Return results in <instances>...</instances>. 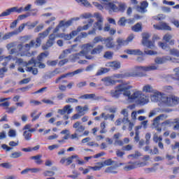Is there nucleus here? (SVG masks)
Instances as JSON below:
<instances>
[{"label":"nucleus","instance_id":"nucleus-1","mask_svg":"<svg viewBox=\"0 0 179 179\" xmlns=\"http://www.w3.org/2000/svg\"><path fill=\"white\" fill-rule=\"evenodd\" d=\"M131 89H132V85H131L130 82L123 83L116 86L115 90L110 92V96L114 99H118L120 95L123 93V95L128 98L129 101H136L141 106H145L149 103V98L142 91L135 90L131 95V91H129Z\"/></svg>","mask_w":179,"mask_h":179},{"label":"nucleus","instance_id":"nucleus-2","mask_svg":"<svg viewBox=\"0 0 179 179\" xmlns=\"http://www.w3.org/2000/svg\"><path fill=\"white\" fill-rule=\"evenodd\" d=\"M16 63L18 64V65L26 66L27 72H31L33 75H37V73H38V70L36 68V66H38L41 69H44V68H45V64L40 62H37L34 59H31L28 63L24 62L22 59H17Z\"/></svg>","mask_w":179,"mask_h":179},{"label":"nucleus","instance_id":"nucleus-3","mask_svg":"<svg viewBox=\"0 0 179 179\" xmlns=\"http://www.w3.org/2000/svg\"><path fill=\"white\" fill-rule=\"evenodd\" d=\"M94 17L96 18V22L93 24V29L92 30L88 32V34H96V29L101 31L103 30V23L104 22V18L101 15V14L99 13H94Z\"/></svg>","mask_w":179,"mask_h":179},{"label":"nucleus","instance_id":"nucleus-4","mask_svg":"<svg viewBox=\"0 0 179 179\" xmlns=\"http://www.w3.org/2000/svg\"><path fill=\"white\" fill-rule=\"evenodd\" d=\"M159 68L157 64H151L145 66H136L134 69L137 73V76H145L142 72H150V71H156Z\"/></svg>","mask_w":179,"mask_h":179},{"label":"nucleus","instance_id":"nucleus-5","mask_svg":"<svg viewBox=\"0 0 179 179\" xmlns=\"http://www.w3.org/2000/svg\"><path fill=\"white\" fill-rule=\"evenodd\" d=\"M121 124H123L122 129L125 131L127 129V127H128L129 131H132V128L135 126L134 122H131L127 117H124L123 118H119L115 122V125L120 126Z\"/></svg>","mask_w":179,"mask_h":179},{"label":"nucleus","instance_id":"nucleus-6","mask_svg":"<svg viewBox=\"0 0 179 179\" xmlns=\"http://www.w3.org/2000/svg\"><path fill=\"white\" fill-rule=\"evenodd\" d=\"M101 3L103 5V8L108 11L110 15H113V12L118 13V6L111 2V0H101Z\"/></svg>","mask_w":179,"mask_h":179},{"label":"nucleus","instance_id":"nucleus-7","mask_svg":"<svg viewBox=\"0 0 179 179\" xmlns=\"http://www.w3.org/2000/svg\"><path fill=\"white\" fill-rule=\"evenodd\" d=\"M94 45L93 43H85L80 46L81 51L80 54L83 55V57H85L86 59H93V56L89 55V52H92V50H93Z\"/></svg>","mask_w":179,"mask_h":179},{"label":"nucleus","instance_id":"nucleus-8","mask_svg":"<svg viewBox=\"0 0 179 179\" xmlns=\"http://www.w3.org/2000/svg\"><path fill=\"white\" fill-rule=\"evenodd\" d=\"M178 102L179 98L176 96H164L162 98V103H164L166 106H176V104H178Z\"/></svg>","mask_w":179,"mask_h":179},{"label":"nucleus","instance_id":"nucleus-9","mask_svg":"<svg viewBox=\"0 0 179 179\" xmlns=\"http://www.w3.org/2000/svg\"><path fill=\"white\" fill-rule=\"evenodd\" d=\"M22 10H23V8H19V7L15 6V7H12L10 8L6 9V10L3 11L0 14V17H5L6 16H9L12 15L13 13H22Z\"/></svg>","mask_w":179,"mask_h":179},{"label":"nucleus","instance_id":"nucleus-10","mask_svg":"<svg viewBox=\"0 0 179 179\" xmlns=\"http://www.w3.org/2000/svg\"><path fill=\"white\" fill-rule=\"evenodd\" d=\"M135 76H138V73L135 71V67L129 72L113 75L115 79H125V78H135Z\"/></svg>","mask_w":179,"mask_h":179},{"label":"nucleus","instance_id":"nucleus-11","mask_svg":"<svg viewBox=\"0 0 179 179\" xmlns=\"http://www.w3.org/2000/svg\"><path fill=\"white\" fill-rule=\"evenodd\" d=\"M166 118H167V115L165 114H162V115L157 116V117H155L154 119L153 123H152V127H154L155 128V129H157V131H158V132L162 131V129L159 127L160 121H164V120H166Z\"/></svg>","mask_w":179,"mask_h":179},{"label":"nucleus","instance_id":"nucleus-12","mask_svg":"<svg viewBox=\"0 0 179 179\" xmlns=\"http://www.w3.org/2000/svg\"><path fill=\"white\" fill-rule=\"evenodd\" d=\"M83 31V30L79 31V27H78L76 31H73L69 34H62L59 35L58 37H59V38H64V40H71V38H73V37H76V36H78V33H80V31Z\"/></svg>","mask_w":179,"mask_h":179},{"label":"nucleus","instance_id":"nucleus-13","mask_svg":"<svg viewBox=\"0 0 179 179\" xmlns=\"http://www.w3.org/2000/svg\"><path fill=\"white\" fill-rule=\"evenodd\" d=\"M55 38H57V35H55V34H51L48 36V40L46 42V45L42 46L43 50H48L50 47H52V45H54V43H55Z\"/></svg>","mask_w":179,"mask_h":179},{"label":"nucleus","instance_id":"nucleus-14","mask_svg":"<svg viewBox=\"0 0 179 179\" xmlns=\"http://www.w3.org/2000/svg\"><path fill=\"white\" fill-rule=\"evenodd\" d=\"M163 97L164 95H162L160 92L155 91L152 94L150 95L151 101L153 103H157V101H162L163 103Z\"/></svg>","mask_w":179,"mask_h":179},{"label":"nucleus","instance_id":"nucleus-15","mask_svg":"<svg viewBox=\"0 0 179 179\" xmlns=\"http://www.w3.org/2000/svg\"><path fill=\"white\" fill-rule=\"evenodd\" d=\"M83 71H85V69H79L76 70L75 71L67 73L66 74H64V75L62 76L61 77H59V78H57L56 80V83H58L59 82V80H61V79H62L64 78H68V76H70L71 78H72V76H75V75H79V73H82V72H83Z\"/></svg>","mask_w":179,"mask_h":179},{"label":"nucleus","instance_id":"nucleus-16","mask_svg":"<svg viewBox=\"0 0 179 179\" xmlns=\"http://www.w3.org/2000/svg\"><path fill=\"white\" fill-rule=\"evenodd\" d=\"M32 47H34V41H31L29 43H27L24 45L22 44H19L17 45V50L19 51H29L30 48H32Z\"/></svg>","mask_w":179,"mask_h":179},{"label":"nucleus","instance_id":"nucleus-17","mask_svg":"<svg viewBox=\"0 0 179 179\" xmlns=\"http://www.w3.org/2000/svg\"><path fill=\"white\" fill-rule=\"evenodd\" d=\"M73 109L70 105L65 106L62 109L57 110L58 114L60 115H65V114H72Z\"/></svg>","mask_w":179,"mask_h":179},{"label":"nucleus","instance_id":"nucleus-18","mask_svg":"<svg viewBox=\"0 0 179 179\" xmlns=\"http://www.w3.org/2000/svg\"><path fill=\"white\" fill-rule=\"evenodd\" d=\"M122 163H120L119 164H117L114 166H109L106 169L105 173H108V174H117L118 170L117 169V167H120V166H122Z\"/></svg>","mask_w":179,"mask_h":179},{"label":"nucleus","instance_id":"nucleus-19","mask_svg":"<svg viewBox=\"0 0 179 179\" xmlns=\"http://www.w3.org/2000/svg\"><path fill=\"white\" fill-rule=\"evenodd\" d=\"M167 61H171V57L169 56H165V57H157L155 59V62L157 65H162L163 64H166Z\"/></svg>","mask_w":179,"mask_h":179},{"label":"nucleus","instance_id":"nucleus-20","mask_svg":"<svg viewBox=\"0 0 179 179\" xmlns=\"http://www.w3.org/2000/svg\"><path fill=\"white\" fill-rule=\"evenodd\" d=\"M154 29L156 30H168L171 31V27L166 22H161L159 25L154 24Z\"/></svg>","mask_w":179,"mask_h":179},{"label":"nucleus","instance_id":"nucleus-21","mask_svg":"<svg viewBox=\"0 0 179 179\" xmlns=\"http://www.w3.org/2000/svg\"><path fill=\"white\" fill-rule=\"evenodd\" d=\"M106 66L113 68L115 71H117V69L121 68V62L117 61L109 62L106 64Z\"/></svg>","mask_w":179,"mask_h":179},{"label":"nucleus","instance_id":"nucleus-22","mask_svg":"<svg viewBox=\"0 0 179 179\" xmlns=\"http://www.w3.org/2000/svg\"><path fill=\"white\" fill-rule=\"evenodd\" d=\"M73 128L75 129L76 132L78 134H80L85 131V126L80 123V122H76L73 124Z\"/></svg>","mask_w":179,"mask_h":179},{"label":"nucleus","instance_id":"nucleus-23","mask_svg":"<svg viewBox=\"0 0 179 179\" xmlns=\"http://www.w3.org/2000/svg\"><path fill=\"white\" fill-rule=\"evenodd\" d=\"M106 86H111V85H115V83H120V80L115 81L111 77H106L101 79Z\"/></svg>","mask_w":179,"mask_h":179},{"label":"nucleus","instance_id":"nucleus-24","mask_svg":"<svg viewBox=\"0 0 179 179\" xmlns=\"http://www.w3.org/2000/svg\"><path fill=\"white\" fill-rule=\"evenodd\" d=\"M22 131H24V135H30L36 132V129L31 127V124H28L23 127Z\"/></svg>","mask_w":179,"mask_h":179},{"label":"nucleus","instance_id":"nucleus-25","mask_svg":"<svg viewBox=\"0 0 179 179\" xmlns=\"http://www.w3.org/2000/svg\"><path fill=\"white\" fill-rule=\"evenodd\" d=\"M105 44L107 48H114L115 47V43H114V39L111 37L105 38Z\"/></svg>","mask_w":179,"mask_h":179},{"label":"nucleus","instance_id":"nucleus-26","mask_svg":"<svg viewBox=\"0 0 179 179\" xmlns=\"http://www.w3.org/2000/svg\"><path fill=\"white\" fill-rule=\"evenodd\" d=\"M148 5L149 4L147 3V1L141 2V6L137 7L138 12H140L141 13H145V12L148 11L146 8H148Z\"/></svg>","mask_w":179,"mask_h":179},{"label":"nucleus","instance_id":"nucleus-27","mask_svg":"<svg viewBox=\"0 0 179 179\" xmlns=\"http://www.w3.org/2000/svg\"><path fill=\"white\" fill-rule=\"evenodd\" d=\"M103 50H104V46L99 45L92 50L90 54L91 55H97V54H100L103 51Z\"/></svg>","mask_w":179,"mask_h":179},{"label":"nucleus","instance_id":"nucleus-28","mask_svg":"<svg viewBox=\"0 0 179 179\" xmlns=\"http://www.w3.org/2000/svg\"><path fill=\"white\" fill-rule=\"evenodd\" d=\"M76 110L78 114H80L81 116L86 114V111L89 110V108H87V106H85L84 107H82L80 106H78L76 108Z\"/></svg>","mask_w":179,"mask_h":179},{"label":"nucleus","instance_id":"nucleus-29","mask_svg":"<svg viewBox=\"0 0 179 179\" xmlns=\"http://www.w3.org/2000/svg\"><path fill=\"white\" fill-rule=\"evenodd\" d=\"M74 47H76V45H73L72 48L64 50L63 52L59 57V59H62L65 58V57L69 55V54H71L72 52H73Z\"/></svg>","mask_w":179,"mask_h":179},{"label":"nucleus","instance_id":"nucleus-30","mask_svg":"<svg viewBox=\"0 0 179 179\" xmlns=\"http://www.w3.org/2000/svg\"><path fill=\"white\" fill-rule=\"evenodd\" d=\"M93 23H94V20L93 19L88 20L87 24L84 25L83 27H78V31L87 30L90 27H92V26H93Z\"/></svg>","mask_w":179,"mask_h":179},{"label":"nucleus","instance_id":"nucleus-31","mask_svg":"<svg viewBox=\"0 0 179 179\" xmlns=\"http://www.w3.org/2000/svg\"><path fill=\"white\" fill-rule=\"evenodd\" d=\"M171 38H173V35L170 34H166L163 37L164 41H165L166 43H169V44L173 45V44H174V40Z\"/></svg>","mask_w":179,"mask_h":179},{"label":"nucleus","instance_id":"nucleus-32","mask_svg":"<svg viewBox=\"0 0 179 179\" xmlns=\"http://www.w3.org/2000/svg\"><path fill=\"white\" fill-rule=\"evenodd\" d=\"M126 54H129V55H142L143 52L141 50H126Z\"/></svg>","mask_w":179,"mask_h":179},{"label":"nucleus","instance_id":"nucleus-33","mask_svg":"<svg viewBox=\"0 0 179 179\" xmlns=\"http://www.w3.org/2000/svg\"><path fill=\"white\" fill-rule=\"evenodd\" d=\"M116 43L117 44L116 50H119L120 47H124L125 45H128V43H127V41L124 40L121 38H118L116 41Z\"/></svg>","mask_w":179,"mask_h":179},{"label":"nucleus","instance_id":"nucleus-34","mask_svg":"<svg viewBox=\"0 0 179 179\" xmlns=\"http://www.w3.org/2000/svg\"><path fill=\"white\" fill-rule=\"evenodd\" d=\"M51 30H52V27H49L46 30L43 32L38 34V36L40 38H45L50 34Z\"/></svg>","mask_w":179,"mask_h":179},{"label":"nucleus","instance_id":"nucleus-35","mask_svg":"<svg viewBox=\"0 0 179 179\" xmlns=\"http://www.w3.org/2000/svg\"><path fill=\"white\" fill-rule=\"evenodd\" d=\"M145 152H148L150 155H158L159 149L157 147L154 148L153 150L150 149V146H145L144 148Z\"/></svg>","mask_w":179,"mask_h":179},{"label":"nucleus","instance_id":"nucleus-36","mask_svg":"<svg viewBox=\"0 0 179 179\" xmlns=\"http://www.w3.org/2000/svg\"><path fill=\"white\" fill-rule=\"evenodd\" d=\"M142 92L143 93H153V87L149 84H146L143 87Z\"/></svg>","mask_w":179,"mask_h":179},{"label":"nucleus","instance_id":"nucleus-37","mask_svg":"<svg viewBox=\"0 0 179 179\" xmlns=\"http://www.w3.org/2000/svg\"><path fill=\"white\" fill-rule=\"evenodd\" d=\"M83 56L82 53L78 52V53H76L74 55H71L69 56V59L70 61H71V62H75L77 59H80V58H82Z\"/></svg>","mask_w":179,"mask_h":179},{"label":"nucleus","instance_id":"nucleus-38","mask_svg":"<svg viewBox=\"0 0 179 179\" xmlns=\"http://www.w3.org/2000/svg\"><path fill=\"white\" fill-rule=\"evenodd\" d=\"M78 139V135H71V136H69V135H66V136H64L62 140H58L57 142L59 143H64L66 139Z\"/></svg>","mask_w":179,"mask_h":179},{"label":"nucleus","instance_id":"nucleus-39","mask_svg":"<svg viewBox=\"0 0 179 179\" xmlns=\"http://www.w3.org/2000/svg\"><path fill=\"white\" fill-rule=\"evenodd\" d=\"M42 156L40 155H36V156H32L30 157L31 160H35V163L36 164H41L43 163V160H41Z\"/></svg>","mask_w":179,"mask_h":179},{"label":"nucleus","instance_id":"nucleus-40","mask_svg":"<svg viewBox=\"0 0 179 179\" xmlns=\"http://www.w3.org/2000/svg\"><path fill=\"white\" fill-rule=\"evenodd\" d=\"M96 164L97 166H90V169L94 170V171H99V170H101V169L104 167V164H103V162H98Z\"/></svg>","mask_w":179,"mask_h":179},{"label":"nucleus","instance_id":"nucleus-41","mask_svg":"<svg viewBox=\"0 0 179 179\" xmlns=\"http://www.w3.org/2000/svg\"><path fill=\"white\" fill-rule=\"evenodd\" d=\"M143 39H142V44H146V43H148L149 38H150V34L149 33H143L142 35Z\"/></svg>","mask_w":179,"mask_h":179},{"label":"nucleus","instance_id":"nucleus-42","mask_svg":"<svg viewBox=\"0 0 179 179\" xmlns=\"http://www.w3.org/2000/svg\"><path fill=\"white\" fill-rule=\"evenodd\" d=\"M123 169L124 171H131V170H134L135 165L134 162H129V164L126 165Z\"/></svg>","mask_w":179,"mask_h":179},{"label":"nucleus","instance_id":"nucleus-43","mask_svg":"<svg viewBox=\"0 0 179 179\" xmlns=\"http://www.w3.org/2000/svg\"><path fill=\"white\" fill-rule=\"evenodd\" d=\"M101 118H103V120H111V121H113L114 120V115L111 114H107L106 115V113H103L101 114Z\"/></svg>","mask_w":179,"mask_h":179},{"label":"nucleus","instance_id":"nucleus-44","mask_svg":"<svg viewBox=\"0 0 179 179\" xmlns=\"http://www.w3.org/2000/svg\"><path fill=\"white\" fill-rule=\"evenodd\" d=\"M24 27H26V23L21 24L19 27L14 31L15 36L19 34V33H22L23 30H24Z\"/></svg>","mask_w":179,"mask_h":179},{"label":"nucleus","instance_id":"nucleus-45","mask_svg":"<svg viewBox=\"0 0 179 179\" xmlns=\"http://www.w3.org/2000/svg\"><path fill=\"white\" fill-rule=\"evenodd\" d=\"M125 9H127V4L125 3H119L118 7H117V13L124 12Z\"/></svg>","mask_w":179,"mask_h":179},{"label":"nucleus","instance_id":"nucleus-46","mask_svg":"<svg viewBox=\"0 0 179 179\" xmlns=\"http://www.w3.org/2000/svg\"><path fill=\"white\" fill-rule=\"evenodd\" d=\"M37 114V110H34L31 113V117L32 118V121H36L37 120H38V118H40V115H41V113H39L38 115Z\"/></svg>","mask_w":179,"mask_h":179},{"label":"nucleus","instance_id":"nucleus-47","mask_svg":"<svg viewBox=\"0 0 179 179\" xmlns=\"http://www.w3.org/2000/svg\"><path fill=\"white\" fill-rule=\"evenodd\" d=\"M134 169H139V167H145V166H146V162L136 161L134 162Z\"/></svg>","mask_w":179,"mask_h":179},{"label":"nucleus","instance_id":"nucleus-48","mask_svg":"<svg viewBox=\"0 0 179 179\" xmlns=\"http://www.w3.org/2000/svg\"><path fill=\"white\" fill-rule=\"evenodd\" d=\"M0 167H2L3 169H10L12 167H13V165L10 164V162H5L0 164Z\"/></svg>","mask_w":179,"mask_h":179},{"label":"nucleus","instance_id":"nucleus-49","mask_svg":"<svg viewBox=\"0 0 179 179\" xmlns=\"http://www.w3.org/2000/svg\"><path fill=\"white\" fill-rule=\"evenodd\" d=\"M23 153L22 152H14L10 155V157L11 159H17L18 157H21Z\"/></svg>","mask_w":179,"mask_h":179},{"label":"nucleus","instance_id":"nucleus-50","mask_svg":"<svg viewBox=\"0 0 179 179\" xmlns=\"http://www.w3.org/2000/svg\"><path fill=\"white\" fill-rule=\"evenodd\" d=\"M131 30L136 32L141 31L142 30V25H141L139 23H137L136 25L131 27Z\"/></svg>","mask_w":179,"mask_h":179},{"label":"nucleus","instance_id":"nucleus-51","mask_svg":"<svg viewBox=\"0 0 179 179\" xmlns=\"http://www.w3.org/2000/svg\"><path fill=\"white\" fill-rule=\"evenodd\" d=\"M141 156H142V154L138 151H136L134 154L129 155L128 157L129 159H131V157L133 159H138V157H141Z\"/></svg>","mask_w":179,"mask_h":179},{"label":"nucleus","instance_id":"nucleus-52","mask_svg":"<svg viewBox=\"0 0 179 179\" xmlns=\"http://www.w3.org/2000/svg\"><path fill=\"white\" fill-rule=\"evenodd\" d=\"M103 41H106V38H103L101 36H96L94 38V44H97V43H103Z\"/></svg>","mask_w":179,"mask_h":179},{"label":"nucleus","instance_id":"nucleus-53","mask_svg":"<svg viewBox=\"0 0 179 179\" xmlns=\"http://www.w3.org/2000/svg\"><path fill=\"white\" fill-rule=\"evenodd\" d=\"M125 23H127V19H125L124 17H120L117 22V24L119 26H122V27L125 26Z\"/></svg>","mask_w":179,"mask_h":179},{"label":"nucleus","instance_id":"nucleus-54","mask_svg":"<svg viewBox=\"0 0 179 179\" xmlns=\"http://www.w3.org/2000/svg\"><path fill=\"white\" fill-rule=\"evenodd\" d=\"M113 55L114 53L113 52L108 51L104 54L103 58H106V59H113Z\"/></svg>","mask_w":179,"mask_h":179},{"label":"nucleus","instance_id":"nucleus-55","mask_svg":"<svg viewBox=\"0 0 179 179\" xmlns=\"http://www.w3.org/2000/svg\"><path fill=\"white\" fill-rule=\"evenodd\" d=\"M143 45H145L148 48H150V50H153L155 47V42L153 41H148L146 43V44H143Z\"/></svg>","mask_w":179,"mask_h":179},{"label":"nucleus","instance_id":"nucleus-56","mask_svg":"<svg viewBox=\"0 0 179 179\" xmlns=\"http://www.w3.org/2000/svg\"><path fill=\"white\" fill-rule=\"evenodd\" d=\"M37 24H38V22L36 21L34 22H27L25 23V26H27L29 27V29H34V27H36V26H37Z\"/></svg>","mask_w":179,"mask_h":179},{"label":"nucleus","instance_id":"nucleus-57","mask_svg":"<svg viewBox=\"0 0 179 179\" xmlns=\"http://www.w3.org/2000/svg\"><path fill=\"white\" fill-rule=\"evenodd\" d=\"M13 36H16L14 31L12 32L6 34L3 37V40H8V39L10 38V37H13Z\"/></svg>","mask_w":179,"mask_h":179},{"label":"nucleus","instance_id":"nucleus-58","mask_svg":"<svg viewBox=\"0 0 179 179\" xmlns=\"http://www.w3.org/2000/svg\"><path fill=\"white\" fill-rule=\"evenodd\" d=\"M43 174L44 177H52L55 175V172L51 171H45Z\"/></svg>","mask_w":179,"mask_h":179},{"label":"nucleus","instance_id":"nucleus-59","mask_svg":"<svg viewBox=\"0 0 179 179\" xmlns=\"http://www.w3.org/2000/svg\"><path fill=\"white\" fill-rule=\"evenodd\" d=\"M62 27H64V21H60L59 24L56 27V29L53 30V34L58 33V31H59V29H61Z\"/></svg>","mask_w":179,"mask_h":179},{"label":"nucleus","instance_id":"nucleus-60","mask_svg":"<svg viewBox=\"0 0 179 179\" xmlns=\"http://www.w3.org/2000/svg\"><path fill=\"white\" fill-rule=\"evenodd\" d=\"M170 55H173L174 57H179V50L177 49H171L169 50Z\"/></svg>","mask_w":179,"mask_h":179},{"label":"nucleus","instance_id":"nucleus-61","mask_svg":"<svg viewBox=\"0 0 179 179\" xmlns=\"http://www.w3.org/2000/svg\"><path fill=\"white\" fill-rule=\"evenodd\" d=\"M76 2H78V3H81L84 6H87V7L90 6V3H89L87 0H76Z\"/></svg>","mask_w":179,"mask_h":179},{"label":"nucleus","instance_id":"nucleus-62","mask_svg":"<svg viewBox=\"0 0 179 179\" xmlns=\"http://www.w3.org/2000/svg\"><path fill=\"white\" fill-rule=\"evenodd\" d=\"M96 96V94H85L82 96H80V99H94V97Z\"/></svg>","mask_w":179,"mask_h":179},{"label":"nucleus","instance_id":"nucleus-63","mask_svg":"<svg viewBox=\"0 0 179 179\" xmlns=\"http://www.w3.org/2000/svg\"><path fill=\"white\" fill-rule=\"evenodd\" d=\"M158 46L160 47V48H162V50H169V46L167 45V43L159 42Z\"/></svg>","mask_w":179,"mask_h":179},{"label":"nucleus","instance_id":"nucleus-64","mask_svg":"<svg viewBox=\"0 0 179 179\" xmlns=\"http://www.w3.org/2000/svg\"><path fill=\"white\" fill-rule=\"evenodd\" d=\"M34 3L36 6H43L45 3V0H36Z\"/></svg>","mask_w":179,"mask_h":179}]
</instances>
